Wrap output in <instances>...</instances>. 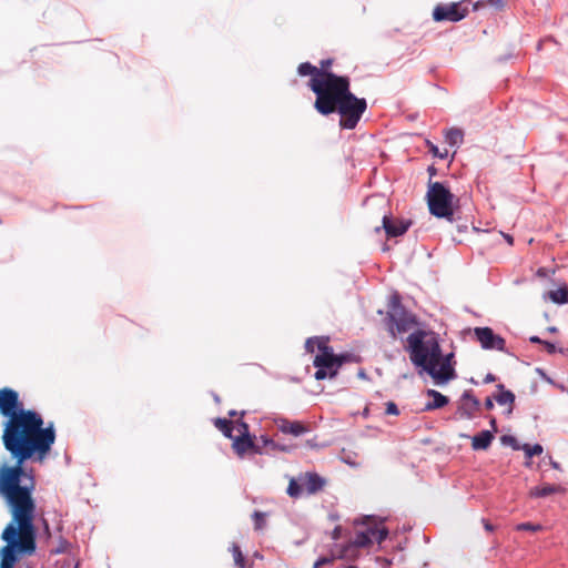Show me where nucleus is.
<instances>
[{
  "instance_id": "nucleus-9",
  "label": "nucleus",
  "mask_w": 568,
  "mask_h": 568,
  "mask_svg": "<svg viewBox=\"0 0 568 568\" xmlns=\"http://www.w3.org/2000/svg\"><path fill=\"white\" fill-rule=\"evenodd\" d=\"M298 74L302 77L311 75L308 87L314 92L315 85L327 92L331 87L338 80L339 75L326 70H320L310 62H304L298 65Z\"/></svg>"
},
{
  "instance_id": "nucleus-39",
  "label": "nucleus",
  "mask_w": 568,
  "mask_h": 568,
  "mask_svg": "<svg viewBox=\"0 0 568 568\" xmlns=\"http://www.w3.org/2000/svg\"><path fill=\"white\" fill-rule=\"evenodd\" d=\"M489 424L491 426V430L490 432H493V434L496 433L497 432L496 418L495 417L490 418Z\"/></svg>"
},
{
  "instance_id": "nucleus-14",
  "label": "nucleus",
  "mask_w": 568,
  "mask_h": 568,
  "mask_svg": "<svg viewBox=\"0 0 568 568\" xmlns=\"http://www.w3.org/2000/svg\"><path fill=\"white\" fill-rule=\"evenodd\" d=\"M410 222L393 221L388 215L383 216V229L387 236L396 237L403 235L409 227Z\"/></svg>"
},
{
  "instance_id": "nucleus-26",
  "label": "nucleus",
  "mask_w": 568,
  "mask_h": 568,
  "mask_svg": "<svg viewBox=\"0 0 568 568\" xmlns=\"http://www.w3.org/2000/svg\"><path fill=\"white\" fill-rule=\"evenodd\" d=\"M521 449L525 452L526 456L529 458L532 456H536V455H540L544 450V448L540 444H534V445L525 444L521 447Z\"/></svg>"
},
{
  "instance_id": "nucleus-7",
  "label": "nucleus",
  "mask_w": 568,
  "mask_h": 568,
  "mask_svg": "<svg viewBox=\"0 0 568 568\" xmlns=\"http://www.w3.org/2000/svg\"><path fill=\"white\" fill-rule=\"evenodd\" d=\"M387 324L390 336L396 338L397 334L410 331L417 322L413 314L394 301L392 303L390 311L387 314Z\"/></svg>"
},
{
  "instance_id": "nucleus-45",
  "label": "nucleus",
  "mask_w": 568,
  "mask_h": 568,
  "mask_svg": "<svg viewBox=\"0 0 568 568\" xmlns=\"http://www.w3.org/2000/svg\"><path fill=\"white\" fill-rule=\"evenodd\" d=\"M504 236H505V239L507 240V242H508L509 244H513V237H511L510 235H506V234H504Z\"/></svg>"
},
{
  "instance_id": "nucleus-25",
  "label": "nucleus",
  "mask_w": 568,
  "mask_h": 568,
  "mask_svg": "<svg viewBox=\"0 0 568 568\" xmlns=\"http://www.w3.org/2000/svg\"><path fill=\"white\" fill-rule=\"evenodd\" d=\"M230 551L233 555L234 562H235L236 567L237 568H246L245 564H244V557H243V554H242L239 545L233 542L230 547ZM247 568H251V567H247Z\"/></svg>"
},
{
  "instance_id": "nucleus-3",
  "label": "nucleus",
  "mask_w": 568,
  "mask_h": 568,
  "mask_svg": "<svg viewBox=\"0 0 568 568\" xmlns=\"http://www.w3.org/2000/svg\"><path fill=\"white\" fill-rule=\"evenodd\" d=\"M314 93L316 111L323 115L337 111L341 115L339 125L343 129H354L367 108L365 99H359L349 91L347 77H339L327 92L315 85Z\"/></svg>"
},
{
  "instance_id": "nucleus-40",
  "label": "nucleus",
  "mask_w": 568,
  "mask_h": 568,
  "mask_svg": "<svg viewBox=\"0 0 568 568\" xmlns=\"http://www.w3.org/2000/svg\"><path fill=\"white\" fill-rule=\"evenodd\" d=\"M529 341L534 344H544L545 341L540 339L538 336H531Z\"/></svg>"
},
{
  "instance_id": "nucleus-13",
  "label": "nucleus",
  "mask_w": 568,
  "mask_h": 568,
  "mask_svg": "<svg viewBox=\"0 0 568 568\" xmlns=\"http://www.w3.org/2000/svg\"><path fill=\"white\" fill-rule=\"evenodd\" d=\"M233 448L237 455L243 456L248 449L255 454H263V449L258 444H255L251 436H234Z\"/></svg>"
},
{
  "instance_id": "nucleus-50",
  "label": "nucleus",
  "mask_w": 568,
  "mask_h": 568,
  "mask_svg": "<svg viewBox=\"0 0 568 568\" xmlns=\"http://www.w3.org/2000/svg\"><path fill=\"white\" fill-rule=\"evenodd\" d=\"M75 568H78V567H75Z\"/></svg>"
},
{
  "instance_id": "nucleus-33",
  "label": "nucleus",
  "mask_w": 568,
  "mask_h": 568,
  "mask_svg": "<svg viewBox=\"0 0 568 568\" xmlns=\"http://www.w3.org/2000/svg\"><path fill=\"white\" fill-rule=\"evenodd\" d=\"M386 414H388V415H398L399 414L398 407L394 402H388L386 404Z\"/></svg>"
},
{
  "instance_id": "nucleus-31",
  "label": "nucleus",
  "mask_w": 568,
  "mask_h": 568,
  "mask_svg": "<svg viewBox=\"0 0 568 568\" xmlns=\"http://www.w3.org/2000/svg\"><path fill=\"white\" fill-rule=\"evenodd\" d=\"M501 444L511 446L514 449H519V446L517 445V440L514 436L510 435H504L501 438Z\"/></svg>"
},
{
  "instance_id": "nucleus-37",
  "label": "nucleus",
  "mask_w": 568,
  "mask_h": 568,
  "mask_svg": "<svg viewBox=\"0 0 568 568\" xmlns=\"http://www.w3.org/2000/svg\"><path fill=\"white\" fill-rule=\"evenodd\" d=\"M495 379H496L495 375H493V374H490V373H489V374H487V375H486V377L484 378V383H485V384L493 383V382H495Z\"/></svg>"
},
{
  "instance_id": "nucleus-36",
  "label": "nucleus",
  "mask_w": 568,
  "mask_h": 568,
  "mask_svg": "<svg viewBox=\"0 0 568 568\" xmlns=\"http://www.w3.org/2000/svg\"><path fill=\"white\" fill-rule=\"evenodd\" d=\"M332 64V60L331 59H327V60H322L321 61V68H318L320 70H326L327 71V68H329Z\"/></svg>"
},
{
  "instance_id": "nucleus-27",
  "label": "nucleus",
  "mask_w": 568,
  "mask_h": 568,
  "mask_svg": "<svg viewBox=\"0 0 568 568\" xmlns=\"http://www.w3.org/2000/svg\"><path fill=\"white\" fill-rule=\"evenodd\" d=\"M302 485H298L296 480L292 478L287 487V494L291 497L296 498L302 494Z\"/></svg>"
},
{
  "instance_id": "nucleus-2",
  "label": "nucleus",
  "mask_w": 568,
  "mask_h": 568,
  "mask_svg": "<svg viewBox=\"0 0 568 568\" xmlns=\"http://www.w3.org/2000/svg\"><path fill=\"white\" fill-rule=\"evenodd\" d=\"M34 510L36 507H10L12 519L1 534L6 545L0 549V568H13L21 556L36 551Z\"/></svg>"
},
{
  "instance_id": "nucleus-30",
  "label": "nucleus",
  "mask_w": 568,
  "mask_h": 568,
  "mask_svg": "<svg viewBox=\"0 0 568 568\" xmlns=\"http://www.w3.org/2000/svg\"><path fill=\"white\" fill-rule=\"evenodd\" d=\"M517 530H528V531H539L541 530V525L531 524V523H521L517 525Z\"/></svg>"
},
{
  "instance_id": "nucleus-23",
  "label": "nucleus",
  "mask_w": 568,
  "mask_h": 568,
  "mask_svg": "<svg viewBox=\"0 0 568 568\" xmlns=\"http://www.w3.org/2000/svg\"><path fill=\"white\" fill-rule=\"evenodd\" d=\"M214 425L219 430L223 433V435L227 438H233V423L227 420L226 418H216L214 420Z\"/></svg>"
},
{
  "instance_id": "nucleus-12",
  "label": "nucleus",
  "mask_w": 568,
  "mask_h": 568,
  "mask_svg": "<svg viewBox=\"0 0 568 568\" xmlns=\"http://www.w3.org/2000/svg\"><path fill=\"white\" fill-rule=\"evenodd\" d=\"M479 400L471 394L470 390H466L462 396V403L458 407V412L462 417L471 419L475 413L479 409Z\"/></svg>"
},
{
  "instance_id": "nucleus-8",
  "label": "nucleus",
  "mask_w": 568,
  "mask_h": 568,
  "mask_svg": "<svg viewBox=\"0 0 568 568\" xmlns=\"http://www.w3.org/2000/svg\"><path fill=\"white\" fill-rule=\"evenodd\" d=\"M362 524L366 525L367 528L356 532L352 541L355 547H367L374 541L381 544L387 538L388 530L383 526V521H377L376 518L367 516Z\"/></svg>"
},
{
  "instance_id": "nucleus-46",
  "label": "nucleus",
  "mask_w": 568,
  "mask_h": 568,
  "mask_svg": "<svg viewBox=\"0 0 568 568\" xmlns=\"http://www.w3.org/2000/svg\"><path fill=\"white\" fill-rule=\"evenodd\" d=\"M561 354L568 355V348H559Z\"/></svg>"
},
{
  "instance_id": "nucleus-11",
  "label": "nucleus",
  "mask_w": 568,
  "mask_h": 568,
  "mask_svg": "<svg viewBox=\"0 0 568 568\" xmlns=\"http://www.w3.org/2000/svg\"><path fill=\"white\" fill-rule=\"evenodd\" d=\"M474 334L484 349L504 351L506 341L490 327H476Z\"/></svg>"
},
{
  "instance_id": "nucleus-17",
  "label": "nucleus",
  "mask_w": 568,
  "mask_h": 568,
  "mask_svg": "<svg viewBox=\"0 0 568 568\" xmlns=\"http://www.w3.org/2000/svg\"><path fill=\"white\" fill-rule=\"evenodd\" d=\"M471 438V448L474 450H486L494 440V434L490 430H481Z\"/></svg>"
},
{
  "instance_id": "nucleus-49",
  "label": "nucleus",
  "mask_w": 568,
  "mask_h": 568,
  "mask_svg": "<svg viewBox=\"0 0 568 568\" xmlns=\"http://www.w3.org/2000/svg\"><path fill=\"white\" fill-rule=\"evenodd\" d=\"M549 331L550 332H556V327H550Z\"/></svg>"
},
{
  "instance_id": "nucleus-6",
  "label": "nucleus",
  "mask_w": 568,
  "mask_h": 568,
  "mask_svg": "<svg viewBox=\"0 0 568 568\" xmlns=\"http://www.w3.org/2000/svg\"><path fill=\"white\" fill-rule=\"evenodd\" d=\"M429 212L436 217L453 220V193L440 182H429L426 194Z\"/></svg>"
},
{
  "instance_id": "nucleus-10",
  "label": "nucleus",
  "mask_w": 568,
  "mask_h": 568,
  "mask_svg": "<svg viewBox=\"0 0 568 568\" xmlns=\"http://www.w3.org/2000/svg\"><path fill=\"white\" fill-rule=\"evenodd\" d=\"M468 14L467 6L463 3H450L439 4L433 11V18L435 21H452L457 22L464 19Z\"/></svg>"
},
{
  "instance_id": "nucleus-38",
  "label": "nucleus",
  "mask_w": 568,
  "mask_h": 568,
  "mask_svg": "<svg viewBox=\"0 0 568 568\" xmlns=\"http://www.w3.org/2000/svg\"><path fill=\"white\" fill-rule=\"evenodd\" d=\"M485 407L487 409H493L494 408V402L490 397H487L486 400H485Z\"/></svg>"
},
{
  "instance_id": "nucleus-24",
  "label": "nucleus",
  "mask_w": 568,
  "mask_h": 568,
  "mask_svg": "<svg viewBox=\"0 0 568 568\" xmlns=\"http://www.w3.org/2000/svg\"><path fill=\"white\" fill-rule=\"evenodd\" d=\"M254 443L261 446L263 453L275 452L278 448V444L266 435H261Z\"/></svg>"
},
{
  "instance_id": "nucleus-28",
  "label": "nucleus",
  "mask_w": 568,
  "mask_h": 568,
  "mask_svg": "<svg viewBox=\"0 0 568 568\" xmlns=\"http://www.w3.org/2000/svg\"><path fill=\"white\" fill-rule=\"evenodd\" d=\"M265 514L262 511H254L253 513V520H254V527L256 530H261L265 526Z\"/></svg>"
},
{
  "instance_id": "nucleus-5",
  "label": "nucleus",
  "mask_w": 568,
  "mask_h": 568,
  "mask_svg": "<svg viewBox=\"0 0 568 568\" xmlns=\"http://www.w3.org/2000/svg\"><path fill=\"white\" fill-rule=\"evenodd\" d=\"M315 347L318 353L313 361V365L316 367L314 377L317 381L335 377L343 359L334 354L333 348L328 345V337L307 338L305 342L306 352L314 353Z\"/></svg>"
},
{
  "instance_id": "nucleus-20",
  "label": "nucleus",
  "mask_w": 568,
  "mask_h": 568,
  "mask_svg": "<svg viewBox=\"0 0 568 568\" xmlns=\"http://www.w3.org/2000/svg\"><path fill=\"white\" fill-rule=\"evenodd\" d=\"M427 395L433 398V402L426 405V410L442 408L448 404V398L435 389H428Z\"/></svg>"
},
{
  "instance_id": "nucleus-44",
  "label": "nucleus",
  "mask_w": 568,
  "mask_h": 568,
  "mask_svg": "<svg viewBox=\"0 0 568 568\" xmlns=\"http://www.w3.org/2000/svg\"><path fill=\"white\" fill-rule=\"evenodd\" d=\"M550 464H551L552 468L559 469V464L557 462L551 460Z\"/></svg>"
},
{
  "instance_id": "nucleus-16",
  "label": "nucleus",
  "mask_w": 568,
  "mask_h": 568,
  "mask_svg": "<svg viewBox=\"0 0 568 568\" xmlns=\"http://www.w3.org/2000/svg\"><path fill=\"white\" fill-rule=\"evenodd\" d=\"M302 486L308 494H314L318 490H321L325 484L324 479L315 474V473H307L302 478Z\"/></svg>"
},
{
  "instance_id": "nucleus-42",
  "label": "nucleus",
  "mask_w": 568,
  "mask_h": 568,
  "mask_svg": "<svg viewBox=\"0 0 568 568\" xmlns=\"http://www.w3.org/2000/svg\"><path fill=\"white\" fill-rule=\"evenodd\" d=\"M484 527L487 531H493L494 530V527L488 523V521H484Z\"/></svg>"
},
{
  "instance_id": "nucleus-15",
  "label": "nucleus",
  "mask_w": 568,
  "mask_h": 568,
  "mask_svg": "<svg viewBox=\"0 0 568 568\" xmlns=\"http://www.w3.org/2000/svg\"><path fill=\"white\" fill-rule=\"evenodd\" d=\"M277 428L284 434H291L300 436L307 432V428L300 422H291L285 418H278L275 420Z\"/></svg>"
},
{
  "instance_id": "nucleus-18",
  "label": "nucleus",
  "mask_w": 568,
  "mask_h": 568,
  "mask_svg": "<svg viewBox=\"0 0 568 568\" xmlns=\"http://www.w3.org/2000/svg\"><path fill=\"white\" fill-rule=\"evenodd\" d=\"M566 489L559 485L544 484L529 490L530 498H545L551 494L565 493Z\"/></svg>"
},
{
  "instance_id": "nucleus-21",
  "label": "nucleus",
  "mask_w": 568,
  "mask_h": 568,
  "mask_svg": "<svg viewBox=\"0 0 568 568\" xmlns=\"http://www.w3.org/2000/svg\"><path fill=\"white\" fill-rule=\"evenodd\" d=\"M498 388L500 389V393L496 396V402L499 405H509L511 406L515 402V395L510 390L504 389V385L499 384ZM513 407H509L508 413H511Z\"/></svg>"
},
{
  "instance_id": "nucleus-35",
  "label": "nucleus",
  "mask_w": 568,
  "mask_h": 568,
  "mask_svg": "<svg viewBox=\"0 0 568 568\" xmlns=\"http://www.w3.org/2000/svg\"><path fill=\"white\" fill-rule=\"evenodd\" d=\"M327 562H329V559L322 557L315 561L314 568H320L322 565H325Z\"/></svg>"
},
{
  "instance_id": "nucleus-47",
  "label": "nucleus",
  "mask_w": 568,
  "mask_h": 568,
  "mask_svg": "<svg viewBox=\"0 0 568 568\" xmlns=\"http://www.w3.org/2000/svg\"><path fill=\"white\" fill-rule=\"evenodd\" d=\"M363 416L364 417H367L368 416V408H365L364 412H363Z\"/></svg>"
},
{
  "instance_id": "nucleus-43",
  "label": "nucleus",
  "mask_w": 568,
  "mask_h": 568,
  "mask_svg": "<svg viewBox=\"0 0 568 568\" xmlns=\"http://www.w3.org/2000/svg\"><path fill=\"white\" fill-rule=\"evenodd\" d=\"M275 450L286 452L287 447L278 444V448H276Z\"/></svg>"
},
{
  "instance_id": "nucleus-34",
  "label": "nucleus",
  "mask_w": 568,
  "mask_h": 568,
  "mask_svg": "<svg viewBox=\"0 0 568 568\" xmlns=\"http://www.w3.org/2000/svg\"><path fill=\"white\" fill-rule=\"evenodd\" d=\"M544 345H545V348L547 349V352L549 354H554V353H556L558 351L557 347L555 346V344H552L550 342L545 341Z\"/></svg>"
},
{
  "instance_id": "nucleus-19",
  "label": "nucleus",
  "mask_w": 568,
  "mask_h": 568,
  "mask_svg": "<svg viewBox=\"0 0 568 568\" xmlns=\"http://www.w3.org/2000/svg\"><path fill=\"white\" fill-rule=\"evenodd\" d=\"M544 298H549L555 304H567L568 303V287L561 286L557 290L545 293Z\"/></svg>"
},
{
  "instance_id": "nucleus-32",
  "label": "nucleus",
  "mask_w": 568,
  "mask_h": 568,
  "mask_svg": "<svg viewBox=\"0 0 568 568\" xmlns=\"http://www.w3.org/2000/svg\"><path fill=\"white\" fill-rule=\"evenodd\" d=\"M427 145L429 146V151L435 155V156H438L440 159H445L447 158L448 153L447 151L445 152H440L439 149L433 144L432 142L427 141Z\"/></svg>"
},
{
  "instance_id": "nucleus-41",
  "label": "nucleus",
  "mask_w": 568,
  "mask_h": 568,
  "mask_svg": "<svg viewBox=\"0 0 568 568\" xmlns=\"http://www.w3.org/2000/svg\"><path fill=\"white\" fill-rule=\"evenodd\" d=\"M341 536V528L336 527L333 531V539H338Z\"/></svg>"
},
{
  "instance_id": "nucleus-48",
  "label": "nucleus",
  "mask_w": 568,
  "mask_h": 568,
  "mask_svg": "<svg viewBox=\"0 0 568 568\" xmlns=\"http://www.w3.org/2000/svg\"><path fill=\"white\" fill-rule=\"evenodd\" d=\"M230 415H231V416H235V415H236V412H235V410H231V412H230Z\"/></svg>"
},
{
  "instance_id": "nucleus-22",
  "label": "nucleus",
  "mask_w": 568,
  "mask_h": 568,
  "mask_svg": "<svg viewBox=\"0 0 568 568\" xmlns=\"http://www.w3.org/2000/svg\"><path fill=\"white\" fill-rule=\"evenodd\" d=\"M445 140L450 146H459L463 143V131L456 128L449 129L445 134Z\"/></svg>"
},
{
  "instance_id": "nucleus-29",
  "label": "nucleus",
  "mask_w": 568,
  "mask_h": 568,
  "mask_svg": "<svg viewBox=\"0 0 568 568\" xmlns=\"http://www.w3.org/2000/svg\"><path fill=\"white\" fill-rule=\"evenodd\" d=\"M237 432L236 436H250L248 426L243 420H236L233 425V430Z\"/></svg>"
},
{
  "instance_id": "nucleus-4",
  "label": "nucleus",
  "mask_w": 568,
  "mask_h": 568,
  "mask_svg": "<svg viewBox=\"0 0 568 568\" xmlns=\"http://www.w3.org/2000/svg\"><path fill=\"white\" fill-rule=\"evenodd\" d=\"M426 332L417 329L407 337V351L412 363L425 371L435 381L443 385L456 377L452 366L453 354L442 355V349L435 337L426 338Z\"/></svg>"
},
{
  "instance_id": "nucleus-1",
  "label": "nucleus",
  "mask_w": 568,
  "mask_h": 568,
  "mask_svg": "<svg viewBox=\"0 0 568 568\" xmlns=\"http://www.w3.org/2000/svg\"><path fill=\"white\" fill-rule=\"evenodd\" d=\"M0 413L4 423L2 442L4 448L16 460L13 466H0V496L9 507H36L32 493L36 488L32 471L23 468L24 462H42L55 442L52 423L44 427L42 416L24 409L19 395L11 388L0 389Z\"/></svg>"
}]
</instances>
